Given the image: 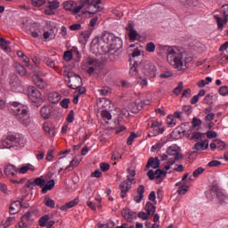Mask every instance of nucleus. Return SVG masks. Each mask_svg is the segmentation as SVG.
<instances>
[{
    "label": "nucleus",
    "instance_id": "1",
    "mask_svg": "<svg viewBox=\"0 0 228 228\" xmlns=\"http://www.w3.org/2000/svg\"><path fill=\"white\" fill-rule=\"evenodd\" d=\"M159 51L164 53L167 62L177 70H186L187 65L193 61V56L186 52H183L177 46L159 45Z\"/></svg>",
    "mask_w": 228,
    "mask_h": 228
},
{
    "label": "nucleus",
    "instance_id": "2",
    "mask_svg": "<svg viewBox=\"0 0 228 228\" xmlns=\"http://www.w3.org/2000/svg\"><path fill=\"white\" fill-rule=\"evenodd\" d=\"M93 47H100L102 53L108 54L115 49L122 47V39L120 37H115L111 33H104L99 39H94L92 42Z\"/></svg>",
    "mask_w": 228,
    "mask_h": 228
},
{
    "label": "nucleus",
    "instance_id": "3",
    "mask_svg": "<svg viewBox=\"0 0 228 228\" xmlns=\"http://www.w3.org/2000/svg\"><path fill=\"white\" fill-rule=\"evenodd\" d=\"M2 145L4 149H20L27 143L26 137L22 134H8L2 138Z\"/></svg>",
    "mask_w": 228,
    "mask_h": 228
},
{
    "label": "nucleus",
    "instance_id": "4",
    "mask_svg": "<svg viewBox=\"0 0 228 228\" xmlns=\"http://www.w3.org/2000/svg\"><path fill=\"white\" fill-rule=\"evenodd\" d=\"M102 0H78L80 4L78 6L73 9V15H77L79 12L85 8L87 13H97V12H102V7L99 6Z\"/></svg>",
    "mask_w": 228,
    "mask_h": 228
},
{
    "label": "nucleus",
    "instance_id": "5",
    "mask_svg": "<svg viewBox=\"0 0 228 228\" xmlns=\"http://www.w3.org/2000/svg\"><path fill=\"white\" fill-rule=\"evenodd\" d=\"M12 108L13 115L16 116L17 120H20L23 126H28L31 122L29 114H28V107L17 102H13Z\"/></svg>",
    "mask_w": 228,
    "mask_h": 228
},
{
    "label": "nucleus",
    "instance_id": "6",
    "mask_svg": "<svg viewBox=\"0 0 228 228\" xmlns=\"http://www.w3.org/2000/svg\"><path fill=\"white\" fill-rule=\"evenodd\" d=\"M81 67L82 70H85L89 76H92V74L101 67V62L94 57H87L82 61Z\"/></svg>",
    "mask_w": 228,
    "mask_h": 228
},
{
    "label": "nucleus",
    "instance_id": "7",
    "mask_svg": "<svg viewBox=\"0 0 228 228\" xmlns=\"http://www.w3.org/2000/svg\"><path fill=\"white\" fill-rule=\"evenodd\" d=\"M214 19L216 20L218 29L222 31L224 26L228 22V4H224L221 7L220 13L215 12Z\"/></svg>",
    "mask_w": 228,
    "mask_h": 228
},
{
    "label": "nucleus",
    "instance_id": "8",
    "mask_svg": "<svg viewBox=\"0 0 228 228\" xmlns=\"http://www.w3.org/2000/svg\"><path fill=\"white\" fill-rule=\"evenodd\" d=\"M138 56H142V51H140V49L136 48L134 50V52L132 53V57H130V75L132 76V77H137L138 76V65H140V63H142L140 61H136V58H138Z\"/></svg>",
    "mask_w": 228,
    "mask_h": 228
},
{
    "label": "nucleus",
    "instance_id": "9",
    "mask_svg": "<svg viewBox=\"0 0 228 228\" xmlns=\"http://www.w3.org/2000/svg\"><path fill=\"white\" fill-rule=\"evenodd\" d=\"M28 99L35 104V106H41L44 102V98L42 97V93L37 89L35 86H28Z\"/></svg>",
    "mask_w": 228,
    "mask_h": 228
},
{
    "label": "nucleus",
    "instance_id": "10",
    "mask_svg": "<svg viewBox=\"0 0 228 228\" xmlns=\"http://www.w3.org/2000/svg\"><path fill=\"white\" fill-rule=\"evenodd\" d=\"M148 129L150 133L148 136L151 138L152 136H158V134H163L165 133V128L161 126L159 121H151V124L149 125Z\"/></svg>",
    "mask_w": 228,
    "mask_h": 228
},
{
    "label": "nucleus",
    "instance_id": "11",
    "mask_svg": "<svg viewBox=\"0 0 228 228\" xmlns=\"http://www.w3.org/2000/svg\"><path fill=\"white\" fill-rule=\"evenodd\" d=\"M68 77H69L68 86L69 88H72V90H77V88L81 86L82 81H81V77H79V75L73 72H69L68 74Z\"/></svg>",
    "mask_w": 228,
    "mask_h": 228
},
{
    "label": "nucleus",
    "instance_id": "12",
    "mask_svg": "<svg viewBox=\"0 0 228 228\" xmlns=\"http://www.w3.org/2000/svg\"><path fill=\"white\" fill-rule=\"evenodd\" d=\"M133 183H134V178H130L128 176V180H126L119 184V190L121 191V199H126V195L127 194V191L131 190Z\"/></svg>",
    "mask_w": 228,
    "mask_h": 228
},
{
    "label": "nucleus",
    "instance_id": "13",
    "mask_svg": "<svg viewBox=\"0 0 228 228\" xmlns=\"http://www.w3.org/2000/svg\"><path fill=\"white\" fill-rule=\"evenodd\" d=\"M28 31L33 38L42 39L43 30L42 28L37 23H31Z\"/></svg>",
    "mask_w": 228,
    "mask_h": 228
},
{
    "label": "nucleus",
    "instance_id": "14",
    "mask_svg": "<svg viewBox=\"0 0 228 228\" xmlns=\"http://www.w3.org/2000/svg\"><path fill=\"white\" fill-rule=\"evenodd\" d=\"M60 8V2L53 0L49 2V4L45 9V15H54V12Z\"/></svg>",
    "mask_w": 228,
    "mask_h": 228
},
{
    "label": "nucleus",
    "instance_id": "15",
    "mask_svg": "<svg viewBox=\"0 0 228 228\" xmlns=\"http://www.w3.org/2000/svg\"><path fill=\"white\" fill-rule=\"evenodd\" d=\"M149 104H151V101L144 102L142 99H137L132 109V113H138V111H142V110H143V106H149Z\"/></svg>",
    "mask_w": 228,
    "mask_h": 228
},
{
    "label": "nucleus",
    "instance_id": "16",
    "mask_svg": "<svg viewBox=\"0 0 228 228\" xmlns=\"http://www.w3.org/2000/svg\"><path fill=\"white\" fill-rule=\"evenodd\" d=\"M31 212H27L21 216L20 221L18 223L16 228H26L29 225V218H31Z\"/></svg>",
    "mask_w": 228,
    "mask_h": 228
},
{
    "label": "nucleus",
    "instance_id": "17",
    "mask_svg": "<svg viewBox=\"0 0 228 228\" xmlns=\"http://www.w3.org/2000/svg\"><path fill=\"white\" fill-rule=\"evenodd\" d=\"M43 129L48 136H56V128L52 123L45 122L43 124Z\"/></svg>",
    "mask_w": 228,
    "mask_h": 228
},
{
    "label": "nucleus",
    "instance_id": "18",
    "mask_svg": "<svg viewBox=\"0 0 228 228\" xmlns=\"http://www.w3.org/2000/svg\"><path fill=\"white\" fill-rule=\"evenodd\" d=\"M4 174L6 175V177L12 179V177H15L17 175V169L15 166L9 164L5 166Z\"/></svg>",
    "mask_w": 228,
    "mask_h": 228
},
{
    "label": "nucleus",
    "instance_id": "19",
    "mask_svg": "<svg viewBox=\"0 0 228 228\" xmlns=\"http://www.w3.org/2000/svg\"><path fill=\"white\" fill-rule=\"evenodd\" d=\"M33 82L34 85L40 90H45V87L47 86V82L39 77L38 76L33 77Z\"/></svg>",
    "mask_w": 228,
    "mask_h": 228
},
{
    "label": "nucleus",
    "instance_id": "20",
    "mask_svg": "<svg viewBox=\"0 0 228 228\" xmlns=\"http://www.w3.org/2000/svg\"><path fill=\"white\" fill-rule=\"evenodd\" d=\"M53 113V108L49 105H45L41 108L40 110V115L43 118L47 120V118H51V114Z\"/></svg>",
    "mask_w": 228,
    "mask_h": 228
},
{
    "label": "nucleus",
    "instance_id": "21",
    "mask_svg": "<svg viewBox=\"0 0 228 228\" xmlns=\"http://www.w3.org/2000/svg\"><path fill=\"white\" fill-rule=\"evenodd\" d=\"M122 215L127 222H133V219L136 218V214L129 208H124Z\"/></svg>",
    "mask_w": 228,
    "mask_h": 228
},
{
    "label": "nucleus",
    "instance_id": "22",
    "mask_svg": "<svg viewBox=\"0 0 228 228\" xmlns=\"http://www.w3.org/2000/svg\"><path fill=\"white\" fill-rule=\"evenodd\" d=\"M20 211V200L12 202L9 208L10 215H17Z\"/></svg>",
    "mask_w": 228,
    "mask_h": 228
},
{
    "label": "nucleus",
    "instance_id": "23",
    "mask_svg": "<svg viewBox=\"0 0 228 228\" xmlns=\"http://www.w3.org/2000/svg\"><path fill=\"white\" fill-rule=\"evenodd\" d=\"M61 99V95L57 92H52V93H49L48 94V101L49 102H52V104H58Z\"/></svg>",
    "mask_w": 228,
    "mask_h": 228
},
{
    "label": "nucleus",
    "instance_id": "24",
    "mask_svg": "<svg viewBox=\"0 0 228 228\" xmlns=\"http://www.w3.org/2000/svg\"><path fill=\"white\" fill-rule=\"evenodd\" d=\"M150 167L159 168V160L158 159V158L154 159V158L151 157L149 159L148 163L145 167V170H149Z\"/></svg>",
    "mask_w": 228,
    "mask_h": 228
},
{
    "label": "nucleus",
    "instance_id": "25",
    "mask_svg": "<svg viewBox=\"0 0 228 228\" xmlns=\"http://www.w3.org/2000/svg\"><path fill=\"white\" fill-rule=\"evenodd\" d=\"M137 193H138V195L134 197V200L137 204H140V202H142V200L143 199V193H145V187L143 185H140L137 188Z\"/></svg>",
    "mask_w": 228,
    "mask_h": 228
},
{
    "label": "nucleus",
    "instance_id": "26",
    "mask_svg": "<svg viewBox=\"0 0 228 228\" xmlns=\"http://www.w3.org/2000/svg\"><path fill=\"white\" fill-rule=\"evenodd\" d=\"M167 152L168 156H175L174 161H177V159H179V158H181V154H179V151H177L176 146L168 147Z\"/></svg>",
    "mask_w": 228,
    "mask_h": 228
},
{
    "label": "nucleus",
    "instance_id": "27",
    "mask_svg": "<svg viewBox=\"0 0 228 228\" xmlns=\"http://www.w3.org/2000/svg\"><path fill=\"white\" fill-rule=\"evenodd\" d=\"M77 204H79V199H75V200L69 201L68 203L62 205L61 207V211H68V209L75 208V206H77Z\"/></svg>",
    "mask_w": 228,
    "mask_h": 228
},
{
    "label": "nucleus",
    "instance_id": "28",
    "mask_svg": "<svg viewBox=\"0 0 228 228\" xmlns=\"http://www.w3.org/2000/svg\"><path fill=\"white\" fill-rule=\"evenodd\" d=\"M216 197L221 204H225L228 201V196L220 189H216Z\"/></svg>",
    "mask_w": 228,
    "mask_h": 228
},
{
    "label": "nucleus",
    "instance_id": "29",
    "mask_svg": "<svg viewBox=\"0 0 228 228\" xmlns=\"http://www.w3.org/2000/svg\"><path fill=\"white\" fill-rule=\"evenodd\" d=\"M209 147V141L208 140H203L201 142H198L194 145V149L196 151H206Z\"/></svg>",
    "mask_w": 228,
    "mask_h": 228
},
{
    "label": "nucleus",
    "instance_id": "30",
    "mask_svg": "<svg viewBox=\"0 0 228 228\" xmlns=\"http://www.w3.org/2000/svg\"><path fill=\"white\" fill-rule=\"evenodd\" d=\"M56 183H54V180H50L47 183L45 182V186H43L41 190V193L45 194L47 191H51L54 188V185Z\"/></svg>",
    "mask_w": 228,
    "mask_h": 228
},
{
    "label": "nucleus",
    "instance_id": "31",
    "mask_svg": "<svg viewBox=\"0 0 228 228\" xmlns=\"http://www.w3.org/2000/svg\"><path fill=\"white\" fill-rule=\"evenodd\" d=\"M77 6V4L72 0L66 1L63 3V8L64 10H67L68 12H71L73 13L74 8Z\"/></svg>",
    "mask_w": 228,
    "mask_h": 228
},
{
    "label": "nucleus",
    "instance_id": "32",
    "mask_svg": "<svg viewBox=\"0 0 228 228\" xmlns=\"http://www.w3.org/2000/svg\"><path fill=\"white\" fill-rule=\"evenodd\" d=\"M29 170L30 172H35V166L31 164H25L21 167L17 169L19 174H26Z\"/></svg>",
    "mask_w": 228,
    "mask_h": 228
},
{
    "label": "nucleus",
    "instance_id": "33",
    "mask_svg": "<svg viewBox=\"0 0 228 228\" xmlns=\"http://www.w3.org/2000/svg\"><path fill=\"white\" fill-rule=\"evenodd\" d=\"M180 3L183 4V6H188L189 8L199 6V0H180Z\"/></svg>",
    "mask_w": 228,
    "mask_h": 228
},
{
    "label": "nucleus",
    "instance_id": "34",
    "mask_svg": "<svg viewBox=\"0 0 228 228\" xmlns=\"http://www.w3.org/2000/svg\"><path fill=\"white\" fill-rule=\"evenodd\" d=\"M146 69V72L151 76V77H156V66L153 63H148L145 66Z\"/></svg>",
    "mask_w": 228,
    "mask_h": 228
},
{
    "label": "nucleus",
    "instance_id": "35",
    "mask_svg": "<svg viewBox=\"0 0 228 228\" xmlns=\"http://www.w3.org/2000/svg\"><path fill=\"white\" fill-rule=\"evenodd\" d=\"M145 211L151 216V215L156 213V207L151 201H148L145 205Z\"/></svg>",
    "mask_w": 228,
    "mask_h": 228
},
{
    "label": "nucleus",
    "instance_id": "36",
    "mask_svg": "<svg viewBox=\"0 0 228 228\" xmlns=\"http://www.w3.org/2000/svg\"><path fill=\"white\" fill-rule=\"evenodd\" d=\"M127 29L129 31V34H128L129 39L132 42H134V40H136V38H138V32L133 28L132 25H129Z\"/></svg>",
    "mask_w": 228,
    "mask_h": 228
},
{
    "label": "nucleus",
    "instance_id": "37",
    "mask_svg": "<svg viewBox=\"0 0 228 228\" xmlns=\"http://www.w3.org/2000/svg\"><path fill=\"white\" fill-rule=\"evenodd\" d=\"M10 41L3 38V37H0V47L5 51V53H10L11 49H10Z\"/></svg>",
    "mask_w": 228,
    "mask_h": 228
},
{
    "label": "nucleus",
    "instance_id": "38",
    "mask_svg": "<svg viewBox=\"0 0 228 228\" xmlns=\"http://www.w3.org/2000/svg\"><path fill=\"white\" fill-rule=\"evenodd\" d=\"M44 204L46 206V208H51V209H54V208L56 207V203L53 200H51L49 196L45 197Z\"/></svg>",
    "mask_w": 228,
    "mask_h": 228
},
{
    "label": "nucleus",
    "instance_id": "39",
    "mask_svg": "<svg viewBox=\"0 0 228 228\" xmlns=\"http://www.w3.org/2000/svg\"><path fill=\"white\" fill-rule=\"evenodd\" d=\"M34 186L44 188L45 186V179H44V176L37 177L34 179Z\"/></svg>",
    "mask_w": 228,
    "mask_h": 228
},
{
    "label": "nucleus",
    "instance_id": "40",
    "mask_svg": "<svg viewBox=\"0 0 228 228\" xmlns=\"http://www.w3.org/2000/svg\"><path fill=\"white\" fill-rule=\"evenodd\" d=\"M79 165V160L77 159H73L69 165L64 169V173L67 174L68 170H74V167H77Z\"/></svg>",
    "mask_w": 228,
    "mask_h": 228
},
{
    "label": "nucleus",
    "instance_id": "41",
    "mask_svg": "<svg viewBox=\"0 0 228 228\" xmlns=\"http://www.w3.org/2000/svg\"><path fill=\"white\" fill-rule=\"evenodd\" d=\"M28 69L34 72L35 76H42V69L40 67H38V65H30Z\"/></svg>",
    "mask_w": 228,
    "mask_h": 228
},
{
    "label": "nucleus",
    "instance_id": "42",
    "mask_svg": "<svg viewBox=\"0 0 228 228\" xmlns=\"http://www.w3.org/2000/svg\"><path fill=\"white\" fill-rule=\"evenodd\" d=\"M49 220H50V217L47 215L40 217V219H39L40 227H45V225H47V222H49Z\"/></svg>",
    "mask_w": 228,
    "mask_h": 228
},
{
    "label": "nucleus",
    "instance_id": "43",
    "mask_svg": "<svg viewBox=\"0 0 228 228\" xmlns=\"http://www.w3.org/2000/svg\"><path fill=\"white\" fill-rule=\"evenodd\" d=\"M16 70L18 72V74H20V76H26V68H24V66L20 65V64H17L16 65Z\"/></svg>",
    "mask_w": 228,
    "mask_h": 228
},
{
    "label": "nucleus",
    "instance_id": "44",
    "mask_svg": "<svg viewBox=\"0 0 228 228\" xmlns=\"http://www.w3.org/2000/svg\"><path fill=\"white\" fill-rule=\"evenodd\" d=\"M145 49L147 53H154L156 51V45L153 42H150L146 45Z\"/></svg>",
    "mask_w": 228,
    "mask_h": 228
},
{
    "label": "nucleus",
    "instance_id": "45",
    "mask_svg": "<svg viewBox=\"0 0 228 228\" xmlns=\"http://www.w3.org/2000/svg\"><path fill=\"white\" fill-rule=\"evenodd\" d=\"M138 135H136L135 133L131 132L130 135L127 138L126 143L127 145H133V142H134V139H136Z\"/></svg>",
    "mask_w": 228,
    "mask_h": 228
},
{
    "label": "nucleus",
    "instance_id": "46",
    "mask_svg": "<svg viewBox=\"0 0 228 228\" xmlns=\"http://www.w3.org/2000/svg\"><path fill=\"white\" fill-rule=\"evenodd\" d=\"M101 115H102V118H103V120H111V118H112L111 113H110V111H108V110H102Z\"/></svg>",
    "mask_w": 228,
    "mask_h": 228
},
{
    "label": "nucleus",
    "instance_id": "47",
    "mask_svg": "<svg viewBox=\"0 0 228 228\" xmlns=\"http://www.w3.org/2000/svg\"><path fill=\"white\" fill-rule=\"evenodd\" d=\"M69 104H70V100L69 98H64L63 100L61 101L60 105L61 108L64 110H68Z\"/></svg>",
    "mask_w": 228,
    "mask_h": 228
},
{
    "label": "nucleus",
    "instance_id": "48",
    "mask_svg": "<svg viewBox=\"0 0 228 228\" xmlns=\"http://www.w3.org/2000/svg\"><path fill=\"white\" fill-rule=\"evenodd\" d=\"M183 82H179L178 86L174 89V94L175 95H179V94H181V92H183Z\"/></svg>",
    "mask_w": 228,
    "mask_h": 228
},
{
    "label": "nucleus",
    "instance_id": "49",
    "mask_svg": "<svg viewBox=\"0 0 228 228\" xmlns=\"http://www.w3.org/2000/svg\"><path fill=\"white\" fill-rule=\"evenodd\" d=\"M167 124L168 127H174V126H175V119H174V117L168 116L167 118Z\"/></svg>",
    "mask_w": 228,
    "mask_h": 228
},
{
    "label": "nucleus",
    "instance_id": "50",
    "mask_svg": "<svg viewBox=\"0 0 228 228\" xmlns=\"http://www.w3.org/2000/svg\"><path fill=\"white\" fill-rule=\"evenodd\" d=\"M69 29H70V31H79V30L83 29V28L81 27V24L74 23L69 26Z\"/></svg>",
    "mask_w": 228,
    "mask_h": 228
},
{
    "label": "nucleus",
    "instance_id": "51",
    "mask_svg": "<svg viewBox=\"0 0 228 228\" xmlns=\"http://www.w3.org/2000/svg\"><path fill=\"white\" fill-rule=\"evenodd\" d=\"M72 58H73L72 52L66 51L64 53L63 59L65 60V61H70L72 60Z\"/></svg>",
    "mask_w": 228,
    "mask_h": 228
},
{
    "label": "nucleus",
    "instance_id": "52",
    "mask_svg": "<svg viewBox=\"0 0 228 228\" xmlns=\"http://www.w3.org/2000/svg\"><path fill=\"white\" fill-rule=\"evenodd\" d=\"M100 168L102 170V172H108V170H110V164L106 163V162H102L100 163Z\"/></svg>",
    "mask_w": 228,
    "mask_h": 228
},
{
    "label": "nucleus",
    "instance_id": "53",
    "mask_svg": "<svg viewBox=\"0 0 228 228\" xmlns=\"http://www.w3.org/2000/svg\"><path fill=\"white\" fill-rule=\"evenodd\" d=\"M188 185L183 184L182 186L179 187L177 192L179 193V195H184V193L188 191Z\"/></svg>",
    "mask_w": 228,
    "mask_h": 228
},
{
    "label": "nucleus",
    "instance_id": "54",
    "mask_svg": "<svg viewBox=\"0 0 228 228\" xmlns=\"http://www.w3.org/2000/svg\"><path fill=\"white\" fill-rule=\"evenodd\" d=\"M137 83L138 85H141L142 86H147L148 82L146 77H137Z\"/></svg>",
    "mask_w": 228,
    "mask_h": 228
},
{
    "label": "nucleus",
    "instance_id": "55",
    "mask_svg": "<svg viewBox=\"0 0 228 228\" xmlns=\"http://www.w3.org/2000/svg\"><path fill=\"white\" fill-rule=\"evenodd\" d=\"M173 74L171 71H164L159 75L161 79H168V77H172Z\"/></svg>",
    "mask_w": 228,
    "mask_h": 228
},
{
    "label": "nucleus",
    "instance_id": "56",
    "mask_svg": "<svg viewBox=\"0 0 228 228\" xmlns=\"http://www.w3.org/2000/svg\"><path fill=\"white\" fill-rule=\"evenodd\" d=\"M110 89L109 86H103L102 87L100 90H99V93L102 94V95H108V94H110Z\"/></svg>",
    "mask_w": 228,
    "mask_h": 228
},
{
    "label": "nucleus",
    "instance_id": "57",
    "mask_svg": "<svg viewBox=\"0 0 228 228\" xmlns=\"http://www.w3.org/2000/svg\"><path fill=\"white\" fill-rule=\"evenodd\" d=\"M161 175H167V171L161 170V169H157L155 171V179H159Z\"/></svg>",
    "mask_w": 228,
    "mask_h": 228
},
{
    "label": "nucleus",
    "instance_id": "58",
    "mask_svg": "<svg viewBox=\"0 0 228 228\" xmlns=\"http://www.w3.org/2000/svg\"><path fill=\"white\" fill-rule=\"evenodd\" d=\"M219 94L220 95L225 96L228 95V86H224L219 88Z\"/></svg>",
    "mask_w": 228,
    "mask_h": 228
},
{
    "label": "nucleus",
    "instance_id": "59",
    "mask_svg": "<svg viewBox=\"0 0 228 228\" xmlns=\"http://www.w3.org/2000/svg\"><path fill=\"white\" fill-rule=\"evenodd\" d=\"M67 122L72 124L74 122V110H70L66 118Z\"/></svg>",
    "mask_w": 228,
    "mask_h": 228
},
{
    "label": "nucleus",
    "instance_id": "60",
    "mask_svg": "<svg viewBox=\"0 0 228 228\" xmlns=\"http://www.w3.org/2000/svg\"><path fill=\"white\" fill-rule=\"evenodd\" d=\"M45 63L48 66V67H51L52 69H54L55 67V63H54V61H53L52 59L50 58H45Z\"/></svg>",
    "mask_w": 228,
    "mask_h": 228
},
{
    "label": "nucleus",
    "instance_id": "61",
    "mask_svg": "<svg viewBox=\"0 0 228 228\" xmlns=\"http://www.w3.org/2000/svg\"><path fill=\"white\" fill-rule=\"evenodd\" d=\"M33 6H43V4H45V0H32Z\"/></svg>",
    "mask_w": 228,
    "mask_h": 228
},
{
    "label": "nucleus",
    "instance_id": "62",
    "mask_svg": "<svg viewBox=\"0 0 228 228\" xmlns=\"http://www.w3.org/2000/svg\"><path fill=\"white\" fill-rule=\"evenodd\" d=\"M81 38H84L85 42L90 38V32L88 30L82 31L80 33Z\"/></svg>",
    "mask_w": 228,
    "mask_h": 228
},
{
    "label": "nucleus",
    "instance_id": "63",
    "mask_svg": "<svg viewBox=\"0 0 228 228\" xmlns=\"http://www.w3.org/2000/svg\"><path fill=\"white\" fill-rule=\"evenodd\" d=\"M33 186H35V180L33 179L28 180L24 185L25 188H29L30 190H34Z\"/></svg>",
    "mask_w": 228,
    "mask_h": 228
},
{
    "label": "nucleus",
    "instance_id": "64",
    "mask_svg": "<svg viewBox=\"0 0 228 228\" xmlns=\"http://www.w3.org/2000/svg\"><path fill=\"white\" fill-rule=\"evenodd\" d=\"M145 227L147 228H159V224H151V223H149V222H146L145 223Z\"/></svg>",
    "mask_w": 228,
    "mask_h": 228
}]
</instances>
